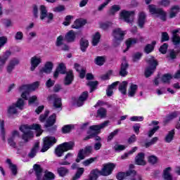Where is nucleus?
Masks as SVG:
<instances>
[{
	"instance_id": "obj_1",
	"label": "nucleus",
	"mask_w": 180,
	"mask_h": 180,
	"mask_svg": "<svg viewBox=\"0 0 180 180\" xmlns=\"http://www.w3.org/2000/svg\"><path fill=\"white\" fill-rule=\"evenodd\" d=\"M20 130L24 133L22 135V140H25L26 143H27L30 139H33V131H32V130H36L40 133L37 134V137L41 134V126L39 124H33L32 125H22L20 127Z\"/></svg>"
},
{
	"instance_id": "obj_2",
	"label": "nucleus",
	"mask_w": 180,
	"mask_h": 180,
	"mask_svg": "<svg viewBox=\"0 0 180 180\" xmlns=\"http://www.w3.org/2000/svg\"><path fill=\"white\" fill-rule=\"evenodd\" d=\"M40 83L35 82L32 84H23L18 89L19 92H21V98L27 101V96L32 91H36L39 88Z\"/></svg>"
},
{
	"instance_id": "obj_3",
	"label": "nucleus",
	"mask_w": 180,
	"mask_h": 180,
	"mask_svg": "<svg viewBox=\"0 0 180 180\" xmlns=\"http://www.w3.org/2000/svg\"><path fill=\"white\" fill-rule=\"evenodd\" d=\"M75 146V143L74 142H65L60 145H59L56 150L55 154L57 155V157H63L64 155V153L65 151H69V150H72Z\"/></svg>"
},
{
	"instance_id": "obj_4",
	"label": "nucleus",
	"mask_w": 180,
	"mask_h": 180,
	"mask_svg": "<svg viewBox=\"0 0 180 180\" xmlns=\"http://www.w3.org/2000/svg\"><path fill=\"white\" fill-rule=\"evenodd\" d=\"M109 124V121H105L104 122L101 123L99 125H92L89 127L91 131L88 132L89 136H86L84 140H89V139H92L93 137H95L96 134H98L99 131L102 129H105V127H107V126Z\"/></svg>"
},
{
	"instance_id": "obj_5",
	"label": "nucleus",
	"mask_w": 180,
	"mask_h": 180,
	"mask_svg": "<svg viewBox=\"0 0 180 180\" xmlns=\"http://www.w3.org/2000/svg\"><path fill=\"white\" fill-rule=\"evenodd\" d=\"M127 32L122 30L120 28H115L112 31V36L114 37L113 39V45L115 47H117L119 44H120L121 41H123L124 39V35L126 34Z\"/></svg>"
},
{
	"instance_id": "obj_6",
	"label": "nucleus",
	"mask_w": 180,
	"mask_h": 180,
	"mask_svg": "<svg viewBox=\"0 0 180 180\" xmlns=\"http://www.w3.org/2000/svg\"><path fill=\"white\" fill-rule=\"evenodd\" d=\"M49 102H53V109L57 110H62L63 103L61 102V98L57 94H51L47 97Z\"/></svg>"
},
{
	"instance_id": "obj_7",
	"label": "nucleus",
	"mask_w": 180,
	"mask_h": 180,
	"mask_svg": "<svg viewBox=\"0 0 180 180\" xmlns=\"http://www.w3.org/2000/svg\"><path fill=\"white\" fill-rule=\"evenodd\" d=\"M149 12L152 15H156L158 18H160L161 20L165 22L167 20V13L161 8H157L155 5H149Z\"/></svg>"
},
{
	"instance_id": "obj_8",
	"label": "nucleus",
	"mask_w": 180,
	"mask_h": 180,
	"mask_svg": "<svg viewBox=\"0 0 180 180\" xmlns=\"http://www.w3.org/2000/svg\"><path fill=\"white\" fill-rule=\"evenodd\" d=\"M147 61L148 65L152 66V68H148L145 71V75L148 78V77H150V75L155 71L157 65H158V63L153 56H151Z\"/></svg>"
},
{
	"instance_id": "obj_9",
	"label": "nucleus",
	"mask_w": 180,
	"mask_h": 180,
	"mask_svg": "<svg viewBox=\"0 0 180 180\" xmlns=\"http://www.w3.org/2000/svg\"><path fill=\"white\" fill-rule=\"evenodd\" d=\"M57 143V139L54 136H46L44 139V146L41 149V153H46L50 147L54 146Z\"/></svg>"
},
{
	"instance_id": "obj_10",
	"label": "nucleus",
	"mask_w": 180,
	"mask_h": 180,
	"mask_svg": "<svg viewBox=\"0 0 180 180\" xmlns=\"http://www.w3.org/2000/svg\"><path fill=\"white\" fill-rule=\"evenodd\" d=\"M23 106H25V101L22 98H19L15 104H13L8 108V113L9 115H15L18 113V108L22 110Z\"/></svg>"
},
{
	"instance_id": "obj_11",
	"label": "nucleus",
	"mask_w": 180,
	"mask_h": 180,
	"mask_svg": "<svg viewBox=\"0 0 180 180\" xmlns=\"http://www.w3.org/2000/svg\"><path fill=\"white\" fill-rule=\"evenodd\" d=\"M40 19L44 20L47 18L46 23H50L54 18V15L51 13H47V8L44 6H40Z\"/></svg>"
},
{
	"instance_id": "obj_12",
	"label": "nucleus",
	"mask_w": 180,
	"mask_h": 180,
	"mask_svg": "<svg viewBox=\"0 0 180 180\" xmlns=\"http://www.w3.org/2000/svg\"><path fill=\"white\" fill-rule=\"evenodd\" d=\"M115 164L113 163H108L103 165V168L101 169V175L103 176H109L113 172L115 169Z\"/></svg>"
},
{
	"instance_id": "obj_13",
	"label": "nucleus",
	"mask_w": 180,
	"mask_h": 180,
	"mask_svg": "<svg viewBox=\"0 0 180 180\" xmlns=\"http://www.w3.org/2000/svg\"><path fill=\"white\" fill-rule=\"evenodd\" d=\"M120 17L124 19L127 23H133L134 20V11H123L120 13Z\"/></svg>"
},
{
	"instance_id": "obj_14",
	"label": "nucleus",
	"mask_w": 180,
	"mask_h": 180,
	"mask_svg": "<svg viewBox=\"0 0 180 180\" xmlns=\"http://www.w3.org/2000/svg\"><path fill=\"white\" fill-rule=\"evenodd\" d=\"M30 70L31 71H34L39 65L41 64V58L40 56H34L30 59Z\"/></svg>"
},
{
	"instance_id": "obj_15",
	"label": "nucleus",
	"mask_w": 180,
	"mask_h": 180,
	"mask_svg": "<svg viewBox=\"0 0 180 180\" xmlns=\"http://www.w3.org/2000/svg\"><path fill=\"white\" fill-rule=\"evenodd\" d=\"M73 157L74 153H68L65 155L63 160L59 161L58 164L60 165H70V164H72Z\"/></svg>"
},
{
	"instance_id": "obj_16",
	"label": "nucleus",
	"mask_w": 180,
	"mask_h": 180,
	"mask_svg": "<svg viewBox=\"0 0 180 180\" xmlns=\"http://www.w3.org/2000/svg\"><path fill=\"white\" fill-rule=\"evenodd\" d=\"M135 164L136 165H146L147 162L146 161V155L144 153H139L135 157Z\"/></svg>"
},
{
	"instance_id": "obj_17",
	"label": "nucleus",
	"mask_w": 180,
	"mask_h": 180,
	"mask_svg": "<svg viewBox=\"0 0 180 180\" xmlns=\"http://www.w3.org/2000/svg\"><path fill=\"white\" fill-rule=\"evenodd\" d=\"M19 64V60L12 59L10 60L8 65L6 67V71L8 74H12V71L15 70V67Z\"/></svg>"
},
{
	"instance_id": "obj_18",
	"label": "nucleus",
	"mask_w": 180,
	"mask_h": 180,
	"mask_svg": "<svg viewBox=\"0 0 180 180\" xmlns=\"http://www.w3.org/2000/svg\"><path fill=\"white\" fill-rule=\"evenodd\" d=\"M53 64L52 62L48 61L45 63L44 67L41 70L40 74H50L53 71Z\"/></svg>"
},
{
	"instance_id": "obj_19",
	"label": "nucleus",
	"mask_w": 180,
	"mask_h": 180,
	"mask_svg": "<svg viewBox=\"0 0 180 180\" xmlns=\"http://www.w3.org/2000/svg\"><path fill=\"white\" fill-rule=\"evenodd\" d=\"M33 169L35 172V175L37 176V180L41 179V176H43V168L39 165L35 164L33 167Z\"/></svg>"
},
{
	"instance_id": "obj_20",
	"label": "nucleus",
	"mask_w": 180,
	"mask_h": 180,
	"mask_svg": "<svg viewBox=\"0 0 180 180\" xmlns=\"http://www.w3.org/2000/svg\"><path fill=\"white\" fill-rule=\"evenodd\" d=\"M88 99V91H84L80 96L79 97L77 101V106L79 108L80 106H82L84 105V102Z\"/></svg>"
},
{
	"instance_id": "obj_21",
	"label": "nucleus",
	"mask_w": 180,
	"mask_h": 180,
	"mask_svg": "<svg viewBox=\"0 0 180 180\" xmlns=\"http://www.w3.org/2000/svg\"><path fill=\"white\" fill-rule=\"evenodd\" d=\"M40 146V142L37 141L33 148L31 149L30 153H28L29 158H34L36 157V154H37V151H39V146Z\"/></svg>"
},
{
	"instance_id": "obj_22",
	"label": "nucleus",
	"mask_w": 180,
	"mask_h": 180,
	"mask_svg": "<svg viewBox=\"0 0 180 180\" xmlns=\"http://www.w3.org/2000/svg\"><path fill=\"white\" fill-rule=\"evenodd\" d=\"M12 53L10 51H6L5 53H4L1 56H0V65L4 66L5 64H6V61H8V59L9 57H11V55Z\"/></svg>"
},
{
	"instance_id": "obj_23",
	"label": "nucleus",
	"mask_w": 180,
	"mask_h": 180,
	"mask_svg": "<svg viewBox=\"0 0 180 180\" xmlns=\"http://www.w3.org/2000/svg\"><path fill=\"white\" fill-rule=\"evenodd\" d=\"M127 68H129V64L126 60H124L121 64V69L120 71V75H121V77H126V75H127Z\"/></svg>"
},
{
	"instance_id": "obj_24",
	"label": "nucleus",
	"mask_w": 180,
	"mask_h": 180,
	"mask_svg": "<svg viewBox=\"0 0 180 180\" xmlns=\"http://www.w3.org/2000/svg\"><path fill=\"white\" fill-rule=\"evenodd\" d=\"M132 174H136V171L135 170H129L127 172H119L117 174L116 178L118 180H123V179H124V178H127V176H130V175H131Z\"/></svg>"
},
{
	"instance_id": "obj_25",
	"label": "nucleus",
	"mask_w": 180,
	"mask_h": 180,
	"mask_svg": "<svg viewBox=\"0 0 180 180\" xmlns=\"http://www.w3.org/2000/svg\"><path fill=\"white\" fill-rule=\"evenodd\" d=\"M76 36L77 32L70 30L66 34L65 39L68 43H72V41H75Z\"/></svg>"
},
{
	"instance_id": "obj_26",
	"label": "nucleus",
	"mask_w": 180,
	"mask_h": 180,
	"mask_svg": "<svg viewBox=\"0 0 180 180\" xmlns=\"http://www.w3.org/2000/svg\"><path fill=\"white\" fill-rule=\"evenodd\" d=\"M144 23H146V13L141 12L139 13L138 19V25L141 29L144 27Z\"/></svg>"
},
{
	"instance_id": "obj_27",
	"label": "nucleus",
	"mask_w": 180,
	"mask_h": 180,
	"mask_svg": "<svg viewBox=\"0 0 180 180\" xmlns=\"http://www.w3.org/2000/svg\"><path fill=\"white\" fill-rule=\"evenodd\" d=\"M138 88L139 86H137V84H131L128 89V96H130V98H133V96L136 95Z\"/></svg>"
},
{
	"instance_id": "obj_28",
	"label": "nucleus",
	"mask_w": 180,
	"mask_h": 180,
	"mask_svg": "<svg viewBox=\"0 0 180 180\" xmlns=\"http://www.w3.org/2000/svg\"><path fill=\"white\" fill-rule=\"evenodd\" d=\"M56 119H57V115H56V114L51 115L46 120L45 127H51V126H53L54 123H56Z\"/></svg>"
},
{
	"instance_id": "obj_29",
	"label": "nucleus",
	"mask_w": 180,
	"mask_h": 180,
	"mask_svg": "<svg viewBox=\"0 0 180 180\" xmlns=\"http://www.w3.org/2000/svg\"><path fill=\"white\" fill-rule=\"evenodd\" d=\"M7 164L9 165V168L13 174V175L16 176L18 174V167L15 165H13L11 159L6 160Z\"/></svg>"
},
{
	"instance_id": "obj_30",
	"label": "nucleus",
	"mask_w": 180,
	"mask_h": 180,
	"mask_svg": "<svg viewBox=\"0 0 180 180\" xmlns=\"http://www.w3.org/2000/svg\"><path fill=\"white\" fill-rule=\"evenodd\" d=\"M101 171L98 169H95L91 171L89 174V179L91 180H97L98 176H101Z\"/></svg>"
},
{
	"instance_id": "obj_31",
	"label": "nucleus",
	"mask_w": 180,
	"mask_h": 180,
	"mask_svg": "<svg viewBox=\"0 0 180 180\" xmlns=\"http://www.w3.org/2000/svg\"><path fill=\"white\" fill-rule=\"evenodd\" d=\"M57 171L59 176H65L70 174V169L65 167H58Z\"/></svg>"
},
{
	"instance_id": "obj_32",
	"label": "nucleus",
	"mask_w": 180,
	"mask_h": 180,
	"mask_svg": "<svg viewBox=\"0 0 180 180\" xmlns=\"http://www.w3.org/2000/svg\"><path fill=\"white\" fill-rule=\"evenodd\" d=\"M88 46H89V42L85 38H82L80 40V49L83 53L86 51V49H88Z\"/></svg>"
},
{
	"instance_id": "obj_33",
	"label": "nucleus",
	"mask_w": 180,
	"mask_h": 180,
	"mask_svg": "<svg viewBox=\"0 0 180 180\" xmlns=\"http://www.w3.org/2000/svg\"><path fill=\"white\" fill-rule=\"evenodd\" d=\"M179 115V112H174L169 114L164 120L165 124H167V123H169L171 120H174V119L178 117Z\"/></svg>"
},
{
	"instance_id": "obj_34",
	"label": "nucleus",
	"mask_w": 180,
	"mask_h": 180,
	"mask_svg": "<svg viewBox=\"0 0 180 180\" xmlns=\"http://www.w3.org/2000/svg\"><path fill=\"white\" fill-rule=\"evenodd\" d=\"M74 79V75H72V71H69L65 78V85H70Z\"/></svg>"
},
{
	"instance_id": "obj_35",
	"label": "nucleus",
	"mask_w": 180,
	"mask_h": 180,
	"mask_svg": "<svg viewBox=\"0 0 180 180\" xmlns=\"http://www.w3.org/2000/svg\"><path fill=\"white\" fill-rule=\"evenodd\" d=\"M119 82H115L111 85L108 86V88L106 91L107 96H112L113 95V89L117 86Z\"/></svg>"
},
{
	"instance_id": "obj_36",
	"label": "nucleus",
	"mask_w": 180,
	"mask_h": 180,
	"mask_svg": "<svg viewBox=\"0 0 180 180\" xmlns=\"http://www.w3.org/2000/svg\"><path fill=\"white\" fill-rule=\"evenodd\" d=\"M179 11H180L179 6H172L169 13L170 19H172V18H175V16H176V14L179 12Z\"/></svg>"
},
{
	"instance_id": "obj_37",
	"label": "nucleus",
	"mask_w": 180,
	"mask_h": 180,
	"mask_svg": "<svg viewBox=\"0 0 180 180\" xmlns=\"http://www.w3.org/2000/svg\"><path fill=\"white\" fill-rule=\"evenodd\" d=\"M137 41H138V40L136 38H129L126 41L127 50L124 51V53H126V51H127V50H129V49H130L131 47V46H133V44H136V43H137Z\"/></svg>"
},
{
	"instance_id": "obj_38",
	"label": "nucleus",
	"mask_w": 180,
	"mask_h": 180,
	"mask_svg": "<svg viewBox=\"0 0 180 180\" xmlns=\"http://www.w3.org/2000/svg\"><path fill=\"white\" fill-rule=\"evenodd\" d=\"M85 172V169L84 167H78L76 174L72 178V180H77L79 179L81 176L84 174V172Z\"/></svg>"
},
{
	"instance_id": "obj_39",
	"label": "nucleus",
	"mask_w": 180,
	"mask_h": 180,
	"mask_svg": "<svg viewBox=\"0 0 180 180\" xmlns=\"http://www.w3.org/2000/svg\"><path fill=\"white\" fill-rule=\"evenodd\" d=\"M101 41V34L99 32H96L93 35L92 38V46H98V44Z\"/></svg>"
},
{
	"instance_id": "obj_40",
	"label": "nucleus",
	"mask_w": 180,
	"mask_h": 180,
	"mask_svg": "<svg viewBox=\"0 0 180 180\" xmlns=\"http://www.w3.org/2000/svg\"><path fill=\"white\" fill-rule=\"evenodd\" d=\"M127 82H122L119 86V91L122 94V95H126L127 91Z\"/></svg>"
},
{
	"instance_id": "obj_41",
	"label": "nucleus",
	"mask_w": 180,
	"mask_h": 180,
	"mask_svg": "<svg viewBox=\"0 0 180 180\" xmlns=\"http://www.w3.org/2000/svg\"><path fill=\"white\" fill-rule=\"evenodd\" d=\"M175 136V129L169 131L167 135L166 136L165 140L166 143H171L174 140V136Z\"/></svg>"
},
{
	"instance_id": "obj_42",
	"label": "nucleus",
	"mask_w": 180,
	"mask_h": 180,
	"mask_svg": "<svg viewBox=\"0 0 180 180\" xmlns=\"http://www.w3.org/2000/svg\"><path fill=\"white\" fill-rule=\"evenodd\" d=\"M106 60V58L105 56H97L95 60L94 63L96 64V65H103L105 64V61Z\"/></svg>"
},
{
	"instance_id": "obj_43",
	"label": "nucleus",
	"mask_w": 180,
	"mask_h": 180,
	"mask_svg": "<svg viewBox=\"0 0 180 180\" xmlns=\"http://www.w3.org/2000/svg\"><path fill=\"white\" fill-rule=\"evenodd\" d=\"M85 153L84 149H80L77 153V158H76V162H80L82 160H85Z\"/></svg>"
},
{
	"instance_id": "obj_44",
	"label": "nucleus",
	"mask_w": 180,
	"mask_h": 180,
	"mask_svg": "<svg viewBox=\"0 0 180 180\" xmlns=\"http://www.w3.org/2000/svg\"><path fill=\"white\" fill-rule=\"evenodd\" d=\"M106 109L101 108L97 110V117H100V119H104L106 117Z\"/></svg>"
},
{
	"instance_id": "obj_45",
	"label": "nucleus",
	"mask_w": 180,
	"mask_h": 180,
	"mask_svg": "<svg viewBox=\"0 0 180 180\" xmlns=\"http://www.w3.org/2000/svg\"><path fill=\"white\" fill-rule=\"evenodd\" d=\"M119 131H120V129H116L112 132L110 133V134L108 136L107 141H112V140H113V137L119 134Z\"/></svg>"
},
{
	"instance_id": "obj_46",
	"label": "nucleus",
	"mask_w": 180,
	"mask_h": 180,
	"mask_svg": "<svg viewBox=\"0 0 180 180\" xmlns=\"http://www.w3.org/2000/svg\"><path fill=\"white\" fill-rule=\"evenodd\" d=\"M137 148H138L136 146H135L132 148V150H131L128 153L122 155L121 156V160H126V158H127L129 157V155H131V154H133V153H136V151H137Z\"/></svg>"
},
{
	"instance_id": "obj_47",
	"label": "nucleus",
	"mask_w": 180,
	"mask_h": 180,
	"mask_svg": "<svg viewBox=\"0 0 180 180\" xmlns=\"http://www.w3.org/2000/svg\"><path fill=\"white\" fill-rule=\"evenodd\" d=\"M96 161V158H90L82 162V164L84 167H89L91 164L95 162Z\"/></svg>"
},
{
	"instance_id": "obj_48",
	"label": "nucleus",
	"mask_w": 180,
	"mask_h": 180,
	"mask_svg": "<svg viewBox=\"0 0 180 180\" xmlns=\"http://www.w3.org/2000/svg\"><path fill=\"white\" fill-rule=\"evenodd\" d=\"M120 11V6L117 5H114L110 9L108 13L109 15H115L116 12H119Z\"/></svg>"
},
{
	"instance_id": "obj_49",
	"label": "nucleus",
	"mask_w": 180,
	"mask_h": 180,
	"mask_svg": "<svg viewBox=\"0 0 180 180\" xmlns=\"http://www.w3.org/2000/svg\"><path fill=\"white\" fill-rule=\"evenodd\" d=\"M64 43V36L60 35L56 39V46L57 47H61Z\"/></svg>"
},
{
	"instance_id": "obj_50",
	"label": "nucleus",
	"mask_w": 180,
	"mask_h": 180,
	"mask_svg": "<svg viewBox=\"0 0 180 180\" xmlns=\"http://www.w3.org/2000/svg\"><path fill=\"white\" fill-rule=\"evenodd\" d=\"M171 79H172V76L169 74H166L162 77V81L164 84H169Z\"/></svg>"
},
{
	"instance_id": "obj_51",
	"label": "nucleus",
	"mask_w": 180,
	"mask_h": 180,
	"mask_svg": "<svg viewBox=\"0 0 180 180\" xmlns=\"http://www.w3.org/2000/svg\"><path fill=\"white\" fill-rule=\"evenodd\" d=\"M172 42L175 46L174 49H178V46L180 44V37L179 36H172Z\"/></svg>"
},
{
	"instance_id": "obj_52",
	"label": "nucleus",
	"mask_w": 180,
	"mask_h": 180,
	"mask_svg": "<svg viewBox=\"0 0 180 180\" xmlns=\"http://www.w3.org/2000/svg\"><path fill=\"white\" fill-rule=\"evenodd\" d=\"M112 23L110 22H101L100 23V27L101 29H103V30H108L109 27H112Z\"/></svg>"
},
{
	"instance_id": "obj_53",
	"label": "nucleus",
	"mask_w": 180,
	"mask_h": 180,
	"mask_svg": "<svg viewBox=\"0 0 180 180\" xmlns=\"http://www.w3.org/2000/svg\"><path fill=\"white\" fill-rule=\"evenodd\" d=\"M14 39L16 41H22L23 40V32L18 31L15 33Z\"/></svg>"
},
{
	"instance_id": "obj_54",
	"label": "nucleus",
	"mask_w": 180,
	"mask_h": 180,
	"mask_svg": "<svg viewBox=\"0 0 180 180\" xmlns=\"http://www.w3.org/2000/svg\"><path fill=\"white\" fill-rule=\"evenodd\" d=\"M83 25L82 21L77 20L75 21L74 25H72V29H79V27H82Z\"/></svg>"
},
{
	"instance_id": "obj_55",
	"label": "nucleus",
	"mask_w": 180,
	"mask_h": 180,
	"mask_svg": "<svg viewBox=\"0 0 180 180\" xmlns=\"http://www.w3.org/2000/svg\"><path fill=\"white\" fill-rule=\"evenodd\" d=\"M167 50H168V44L167 43L163 44L159 49V51L162 54H166Z\"/></svg>"
},
{
	"instance_id": "obj_56",
	"label": "nucleus",
	"mask_w": 180,
	"mask_h": 180,
	"mask_svg": "<svg viewBox=\"0 0 180 180\" xmlns=\"http://www.w3.org/2000/svg\"><path fill=\"white\" fill-rule=\"evenodd\" d=\"M143 56V53L137 52L133 54L132 56V60L134 63H136V61H139V60H140V58H141Z\"/></svg>"
},
{
	"instance_id": "obj_57",
	"label": "nucleus",
	"mask_w": 180,
	"mask_h": 180,
	"mask_svg": "<svg viewBox=\"0 0 180 180\" xmlns=\"http://www.w3.org/2000/svg\"><path fill=\"white\" fill-rule=\"evenodd\" d=\"M158 141V137L155 136V137L153 138L150 140V141L146 143V148H148V147H150V146L155 144V143H157Z\"/></svg>"
},
{
	"instance_id": "obj_58",
	"label": "nucleus",
	"mask_w": 180,
	"mask_h": 180,
	"mask_svg": "<svg viewBox=\"0 0 180 180\" xmlns=\"http://www.w3.org/2000/svg\"><path fill=\"white\" fill-rule=\"evenodd\" d=\"M87 85L89 86H90L91 88V91L90 92H94V90L95 89V88L96 87V86L98 85V81H95V82H89L87 83Z\"/></svg>"
},
{
	"instance_id": "obj_59",
	"label": "nucleus",
	"mask_w": 180,
	"mask_h": 180,
	"mask_svg": "<svg viewBox=\"0 0 180 180\" xmlns=\"http://www.w3.org/2000/svg\"><path fill=\"white\" fill-rule=\"evenodd\" d=\"M154 50V46L148 44L145 46L144 51L146 54H150Z\"/></svg>"
},
{
	"instance_id": "obj_60",
	"label": "nucleus",
	"mask_w": 180,
	"mask_h": 180,
	"mask_svg": "<svg viewBox=\"0 0 180 180\" xmlns=\"http://www.w3.org/2000/svg\"><path fill=\"white\" fill-rule=\"evenodd\" d=\"M57 70L58 71H59L60 74H65V65H64L63 63L59 64Z\"/></svg>"
},
{
	"instance_id": "obj_61",
	"label": "nucleus",
	"mask_w": 180,
	"mask_h": 180,
	"mask_svg": "<svg viewBox=\"0 0 180 180\" xmlns=\"http://www.w3.org/2000/svg\"><path fill=\"white\" fill-rule=\"evenodd\" d=\"M113 149L115 151H123V150L126 149V146H124V145L115 144L113 147Z\"/></svg>"
},
{
	"instance_id": "obj_62",
	"label": "nucleus",
	"mask_w": 180,
	"mask_h": 180,
	"mask_svg": "<svg viewBox=\"0 0 180 180\" xmlns=\"http://www.w3.org/2000/svg\"><path fill=\"white\" fill-rule=\"evenodd\" d=\"M50 113V111L46 110L45 112L43 115H41L39 117V120L42 123L46 120L47 116H49V114Z\"/></svg>"
},
{
	"instance_id": "obj_63",
	"label": "nucleus",
	"mask_w": 180,
	"mask_h": 180,
	"mask_svg": "<svg viewBox=\"0 0 180 180\" xmlns=\"http://www.w3.org/2000/svg\"><path fill=\"white\" fill-rule=\"evenodd\" d=\"M129 176H131L130 180H142L141 175L137 174L136 171H135V174H132Z\"/></svg>"
},
{
	"instance_id": "obj_64",
	"label": "nucleus",
	"mask_w": 180,
	"mask_h": 180,
	"mask_svg": "<svg viewBox=\"0 0 180 180\" xmlns=\"http://www.w3.org/2000/svg\"><path fill=\"white\" fill-rule=\"evenodd\" d=\"M169 40V35H168V32H162V43L164 41H168Z\"/></svg>"
}]
</instances>
